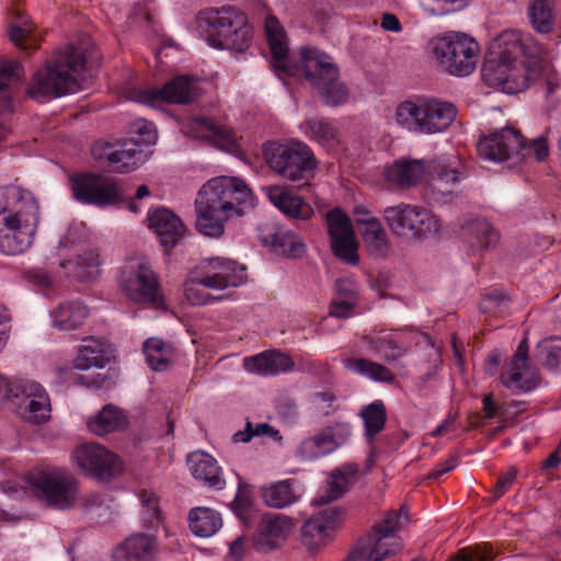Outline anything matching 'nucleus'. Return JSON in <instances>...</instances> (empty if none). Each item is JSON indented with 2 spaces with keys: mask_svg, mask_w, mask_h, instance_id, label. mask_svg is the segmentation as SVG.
<instances>
[{
  "mask_svg": "<svg viewBox=\"0 0 561 561\" xmlns=\"http://www.w3.org/2000/svg\"><path fill=\"white\" fill-rule=\"evenodd\" d=\"M264 31L271 66L280 80L304 76L329 106H339L348 100V90L340 81L339 68L331 56L316 47L305 46L299 49L300 64H295L289 56L287 34L276 16H265Z\"/></svg>",
  "mask_w": 561,
  "mask_h": 561,
  "instance_id": "obj_1",
  "label": "nucleus"
},
{
  "mask_svg": "<svg viewBox=\"0 0 561 561\" xmlns=\"http://www.w3.org/2000/svg\"><path fill=\"white\" fill-rule=\"evenodd\" d=\"M253 194L239 178L217 176L207 181L195 201L196 229L209 238L224 234L226 221L253 207Z\"/></svg>",
  "mask_w": 561,
  "mask_h": 561,
  "instance_id": "obj_2",
  "label": "nucleus"
},
{
  "mask_svg": "<svg viewBox=\"0 0 561 561\" xmlns=\"http://www.w3.org/2000/svg\"><path fill=\"white\" fill-rule=\"evenodd\" d=\"M39 221L34 195L16 185L0 187V251L18 255L33 243Z\"/></svg>",
  "mask_w": 561,
  "mask_h": 561,
  "instance_id": "obj_3",
  "label": "nucleus"
},
{
  "mask_svg": "<svg viewBox=\"0 0 561 561\" xmlns=\"http://www.w3.org/2000/svg\"><path fill=\"white\" fill-rule=\"evenodd\" d=\"M87 58L81 48L69 44L37 70L28 85V95L37 102L71 94L80 89Z\"/></svg>",
  "mask_w": 561,
  "mask_h": 561,
  "instance_id": "obj_4",
  "label": "nucleus"
},
{
  "mask_svg": "<svg viewBox=\"0 0 561 561\" xmlns=\"http://www.w3.org/2000/svg\"><path fill=\"white\" fill-rule=\"evenodd\" d=\"M22 481V485L12 481L0 482V490L14 499L24 493L57 508H67L76 501L77 481L64 468L39 465L31 469Z\"/></svg>",
  "mask_w": 561,
  "mask_h": 561,
  "instance_id": "obj_5",
  "label": "nucleus"
},
{
  "mask_svg": "<svg viewBox=\"0 0 561 561\" xmlns=\"http://www.w3.org/2000/svg\"><path fill=\"white\" fill-rule=\"evenodd\" d=\"M196 22L214 48L244 53L252 44V26L245 13L236 7L205 9L198 13Z\"/></svg>",
  "mask_w": 561,
  "mask_h": 561,
  "instance_id": "obj_6",
  "label": "nucleus"
},
{
  "mask_svg": "<svg viewBox=\"0 0 561 561\" xmlns=\"http://www.w3.org/2000/svg\"><path fill=\"white\" fill-rule=\"evenodd\" d=\"M263 152L270 169L287 181L308 183L316 175L319 161L311 147L302 140L270 142Z\"/></svg>",
  "mask_w": 561,
  "mask_h": 561,
  "instance_id": "obj_7",
  "label": "nucleus"
},
{
  "mask_svg": "<svg viewBox=\"0 0 561 561\" xmlns=\"http://www.w3.org/2000/svg\"><path fill=\"white\" fill-rule=\"evenodd\" d=\"M456 106L437 99H422L416 102L404 101L398 104L396 122L412 133L433 135L445 131L455 121Z\"/></svg>",
  "mask_w": 561,
  "mask_h": 561,
  "instance_id": "obj_8",
  "label": "nucleus"
},
{
  "mask_svg": "<svg viewBox=\"0 0 561 561\" xmlns=\"http://www.w3.org/2000/svg\"><path fill=\"white\" fill-rule=\"evenodd\" d=\"M71 182L73 196L82 204L93 205L99 208L126 205L134 214L140 210V207L134 201L126 198V192L122 182L115 178L84 173L75 176Z\"/></svg>",
  "mask_w": 561,
  "mask_h": 561,
  "instance_id": "obj_9",
  "label": "nucleus"
},
{
  "mask_svg": "<svg viewBox=\"0 0 561 561\" xmlns=\"http://www.w3.org/2000/svg\"><path fill=\"white\" fill-rule=\"evenodd\" d=\"M5 401L14 405L19 414L31 423L41 424L49 417L48 394L36 381L20 379L11 382L0 374V407Z\"/></svg>",
  "mask_w": 561,
  "mask_h": 561,
  "instance_id": "obj_10",
  "label": "nucleus"
},
{
  "mask_svg": "<svg viewBox=\"0 0 561 561\" xmlns=\"http://www.w3.org/2000/svg\"><path fill=\"white\" fill-rule=\"evenodd\" d=\"M543 47L530 33L505 30L491 41L488 54L517 66L523 64L533 73L540 75L543 69Z\"/></svg>",
  "mask_w": 561,
  "mask_h": 561,
  "instance_id": "obj_11",
  "label": "nucleus"
},
{
  "mask_svg": "<svg viewBox=\"0 0 561 561\" xmlns=\"http://www.w3.org/2000/svg\"><path fill=\"white\" fill-rule=\"evenodd\" d=\"M479 53L478 42L465 33L449 32L433 42V57L447 72L457 77L473 72Z\"/></svg>",
  "mask_w": 561,
  "mask_h": 561,
  "instance_id": "obj_12",
  "label": "nucleus"
},
{
  "mask_svg": "<svg viewBox=\"0 0 561 561\" xmlns=\"http://www.w3.org/2000/svg\"><path fill=\"white\" fill-rule=\"evenodd\" d=\"M477 150L481 159L495 163L506 162L508 168L526 161L530 152L526 139L512 127L501 128L482 137Z\"/></svg>",
  "mask_w": 561,
  "mask_h": 561,
  "instance_id": "obj_13",
  "label": "nucleus"
},
{
  "mask_svg": "<svg viewBox=\"0 0 561 561\" xmlns=\"http://www.w3.org/2000/svg\"><path fill=\"white\" fill-rule=\"evenodd\" d=\"M482 79L485 84L496 88L507 94H516L529 87L530 81L537 80L540 75L533 73L525 65L510 62L503 58H495L488 54L482 66Z\"/></svg>",
  "mask_w": 561,
  "mask_h": 561,
  "instance_id": "obj_14",
  "label": "nucleus"
},
{
  "mask_svg": "<svg viewBox=\"0 0 561 561\" xmlns=\"http://www.w3.org/2000/svg\"><path fill=\"white\" fill-rule=\"evenodd\" d=\"M119 283L126 296L135 302H154L158 298V280L145 257L129 259L121 271Z\"/></svg>",
  "mask_w": 561,
  "mask_h": 561,
  "instance_id": "obj_15",
  "label": "nucleus"
},
{
  "mask_svg": "<svg viewBox=\"0 0 561 561\" xmlns=\"http://www.w3.org/2000/svg\"><path fill=\"white\" fill-rule=\"evenodd\" d=\"M388 227L398 236L426 238L439 230L440 222L428 209L400 205L388 207Z\"/></svg>",
  "mask_w": 561,
  "mask_h": 561,
  "instance_id": "obj_16",
  "label": "nucleus"
},
{
  "mask_svg": "<svg viewBox=\"0 0 561 561\" xmlns=\"http://www.w3.org/2000/svg\"><path fill=\"white\" fill-rule=\"evenodd\" d=\"M198 94V82L191 76H176L164 83L161 89L150 88L135 91L130 99L135 102L156 106L160 102L186 104Z\"/></svg>",
  "mask_w": 561,
  "mask_h": 561,
  "instance_id": "obj_17",
  "label": "nucleus"
},
{
  "mask_svg": "<svg viewBox=\"0 0 561 561\" xmlns=\"http://www.w3.org/2000/svg\"><path fill=\"white\" fill-rule=\"evenodd\" d=\"M325 225L333 254L347 264L356 265L359 262L358 243L347 214L333 208L325 215Z\"/></svg>",
  "mask_w": 561,
  "mask_h": 561,
  "instance_id": "obj_18",
  "label": "nucleus"
},
{
  "mask_svg": "<svg viewBox=\"0 0 561 561\" xmlns=\"http://www.w3.org/2000/svg\"><path fill=\"white\" fill-rule=\"evenodd\" d=\"M73 459L87 474L100 480H108L123 470L118 456L94 443L78 446L73 451Z\"/></svg>",
  "mask_w": 561,
  "mask_h": 561,
  "instance_id": "obj_19",
  "label": "nucleus"
},
{
  "mask_svg": "<svg viewBox=\"0 0 561 561\" xmlns=\"http://www.w3.org/2000/svg\"><path fill=\"white\" fill-rule=\"evenodd\" d=\"M344 519L345 513L341 507L329 506L318 511L301 527L304 545L310 551L319 550L333 538Z\"/></svg>",
  "mask_w": 561,
  "mask_h": 561,
  "instance_id": "obj_20",
  "label": "nucleus"
},
{
  "mask_svg": "<svg viewBox=\"0 0 561 561\" xmlns=\"http://www.w3.org/2000/svg\"><path fill=\"white\" fill-rule=\"evenodd\" d=\"M201 283L206 288L225 290L239 287L247 280L245 267L236 261L220 256L205 259L199 267Z\"/></svg>",
  "mask_w": 561,
  "mask_h": 561,
  "instance_id": "obj_21",
  "label": "nucleus"
},
{
  "mask_svg": "<svg viewBox=\"0 0 561 561\" xmlns=\"http://www.w3.org/2000/svg\"><path fill=\"white\" fill-rule=\"evenodd\" d=\"M61 248L75 245L76 257L62 260L60 267L65 271L68 277L80 282H88L95 279L101 272V260L99 251L91 245H82L76 243L72 239V228L59 241Z\"/></svg>",
  "mask_w": 561,
  "mask_h": 561,
  "instance_id": "obj_22",
  "label": "nucleus"
},
{
  "mask_svg": "<svg viewBox=\"0 0 561 561\" xmlns=\"http://www.w3.org/2000/svg\"><path fill=\"white\" fill-rule=\"evenodd\" d=\"M92 154L96 160L106 161L111 171L119 173L129 172L148 159V153L142 148L127 139L117 145L95 144Z\"/></svg>",
  "mask_w": 561,
  "mask_h": 561,
  "instance_id": "obj_23",
  "label": "nucleus"
},
{
  "mask_svg": "<svg viewBox=\"0 0 561 561\" xmlns=\"http://www.w3.org/2000/svg\"><path fill=\"white\" fill-rule=\"evenodd\" d=\"M295 528L294 518L278 513L262 515L253 537L254 548L259 552H271L278 549L291 535Z\"/></svg>",
  "mask_w": 561,
  "mask_h": 561,
  "instance_id": "obj_24",
  "label": "nucleus"
},
{
  "mask_svg": "<svg viewBox=\"0 0 561 561\" xmlns=\"http://www.w3.org/2000/svg\"><path fill=\"white\" fill-rule=\"evenodd\" d=\"M350 436L351 428L347 425L327 427L316 435L302 439L297 446L296 455L305 461L318 459L341 447Z\"/></svg>",
  "mask_w": 561,
  "mask_h": 561,
  "instance_id": "obj_25",
  "label": "nucleus"
},
{
  "mask_svg": "<svg viewBox=\"0 0 561 561\" xmlns=\"http://www.w3.org/2000/svg\"><path fill=\"white\" fill-rule=\"evenodd\" d=\"M263 192L271 204L290 219L307 221L314 214L310 203L287 186L270 185L263 187Z\"/></svg>",
  "mask_w": 561,
  "mask_h": 561,
  "instance_id": "obj_26",
  "label": "nucleus"
},
{
  "mask_svg": "<svg viewBox=\"0 0 561 561\" xmlns=\"http://www.w3.org/2000/svg\"><path fill=\"white\" fill-rule=\"evenodd\" d=\"M183 133L188 137L205 140L224 150H231L237 144L236 135L230 128L214 123L206 117L191 118L184 125Z\"/></svg>",
  "mask_w": 561,
  "mask_h": 561,
  "instance_id": "obj_27",
  "label": "nucleus"
},
{
  "mask_svg": "<svg viewBox=\"0 0 561 561\" xmlns=\"http://www.w3.org/2000/svg\"><path fill=\"white\" fill-rule=\"evenodd\" d=\"M502 383L513 392H528L536 388V380L528 365V343L524 339L507 369L501 376Z\"/></svg>",
  "mask_w": 561,
  "mask_h": 561,
  "instance_id": "obj_28",
  "label": "nucleus"
},
{
  "mask_svg": "<svg viewBox=\"0 0 561 561\" xmlns=\"http://www.w3.org/2000/svg\"><path fill=\"white\" fill-rule=\"evenodd\" d=\"M260 240L264 245L287 257H300L306 251L302 238L286 227L267 225L261 229Z\"/></svg>",
  "mask_w": 561,
  "mask_h": 561,
  "instance_id": "obj_29",
  "label": "nucleus"
},
{
  "mask_svg": "<svg viewBox=\"0 0 561 561\" xmlns=\"http://www.w3.org/2000/svg\"><path fill=\"white\" fill-rule=\"evenodd\" d=\"M149 228L165 249L175 247L185 234V226L171 210L160 207L148 214Z\"/></svg>",
  "mask_w": 561,
  "mask_h": 561,
  "instance_id": "obj_30",
  "label": "nucleus"
},
{
  "mask_svg": "<svg viewBox=\"0 0 561 561\" xmlns=\"http://www.w3.org/2000/svg\"><path fill=\"white\" fill-rule=\"evenodd\" d=\"M302 489L295 479H284L271 482L260 488L263 503L273 510H285L302 499Z\"/></svg>",
  "mask_w": 561,
  "mask_h": 561,
  "instance_id": "obj_31",
  "label": "nucleus"
},
{
  "mask_svg": "<svg viewBox=\"0 0 561 561\" xmlns=\"http://www.w3.org/2000/svg\"><path fill=\"white\" fill-rule=\"evenodd\" d=\"M298 128L309 140L317 142L328 151L335 150L340 146V130L333 119L310 116L305 118Z\"/></svg>",
  "mask_w": 561,
  "mask_h": 561,
  "instance_id": "obj_32",
  "label": "nucleus"
},
{
  "mask_svg": "<svg viewBox=\"0 0 561 561\" xmlns=\"http://www.w3.org/2000/svg\"><path fill=\"white\" fill-rule=\"evenodd\" d=\"M112 356L111 346L104 340L85 337L78 347L72 367L77 370L103 368L110 363Z\"/></svg>",
  "mask_w": 561,
  "mask_h": 561,
  "instance_id": "obj_33",
  "label": "nucleus"
},
{
  "mask_svg": "<svg viewBox=\"0 0 561 561\" xmlns=\"http://www.w3.org/2000/svg\"><path fill=\"white\" fill-rule=\"evenodd\" d=\"M243 367L247 371L262 376H275L289 373L295 363L290 356L279 351H265L255 356L245 357Z\"/></svg>",
  "mask_w": 561,
  "mask_h": 561,
  "instance_id": "obj_34",
  "label": "nucleus"
},
{
  "mask_svg": "<svg viewBox=\"0 0 561 561\" xmlns=\"http://www.w3.org/2000/svg\"><path fill=\"white\" fill-rule=\"evenodd\" d=\"M159 552L158 540L153 535L136 533L129 536L116 550L115 558L126 561H154Z\"/></svg>",
  "mask_w": 561,
  "mask_h": 561,
  "instance_id": "obj_35",
  "label": "nucleus"
},
{
  "mask_svg": "<svg viewBox=\"0 0 561 561\" xmlns=\"http://www.w3.org/2000/svg\"><path fill=\"white\" fill-rule=\"evenodd\" d=\"M187 465L195 479L204 481L208 486L224 489L226 482L217 460L209 454L196 451L187 457Z\"/></svg>",
  "mask_w": 561,
  "mask_h": 561,
  "instance_id": "obj_36",
  "label": "nucleus"
},
{
  "mask_svg": "<svg viewBox=\"0 0 561 561\" xmlns=\"http://www.w3.org/2000/svg\"><path fill=\"white\" fill-rule=\"evenodd\" d=\"M410 525L411 514L407 504H402L398 510L388 511V557L403 550Z\"/></svg>",
  "mask_w": 561,
  "mask_h": 561,
  "instance_id": "obj_37",
  "label": "nucleus"
},
{
  "mask_svg": "<svg viewBox=\"0 0 561 561\" xmlns=\"http://www.w3.org/2000/svg\"><path fill=\"white\" fill-rule=\"evenodd\" d=\"M87 306L77 299L66 300L50 312L53 325L60 331L78 329L88 317Z\"/></svg>",
  "mask_w": 561,
  "mask_h": 561,
  "instance_id": "obj_38",
  "label": "nucleus"
},
{
  "mask_svg": "<svg viewBox=\"0 0 561 561\" xmlns=\"http://www.w3.org/2000/svg\"><path fill=\"white\" fill-rule=\"evenodd\" d=\"M358 561H383L386 559V519L377 523L354 550Z\"/></svg>",
  "mask_w": 561,
  "mask_h": 561,
  "instance_id": "obj_39",
  "label": "nucleus"
},
{
  "mask_svg": "<svg viewBox=\"0 0 561 561\" xmlns=\"http://www.w3.org/2000/svg\"><path fill=\"white\" fill-rule=\"evenodd\" d=\"M356 472L357 466L353 463L335 469L331 473L327 486L317 494L313 503L324 505L340 499L346 492L350 480Z\"/></svg>",
  "mask_w": 561,
  "mask_h": 561,
  "instance_id": "obj_40",
  "label": "nucleus"
},
{
  "mask_svg": "<svg viewBox=\"0 0 561 561\" xmlns=\"http://www.w3.org/2000/svg\"><path fill=\"white\" fill-rule=\"evenodd\" d=\"M461 234L472 250H484L499 240V233L485 219H473L461 227Z\"/></svg>",
  "mask_w": 561,
  "mask_h": 561,
  "instance_id": "obj_41",
  "label": "nucleus"
},
{
  "mask_svg": "<svg viewBox=\"0 0 561 561\" xmlns=\"http://www.w3.org/2000/svg\"><path fill=\"white\" fill-rule=\"evenodd\" d=\"M188 525L192 533L201 538H209L222 527L219 512L210 507H195L188 513Z\"/></svg>",
  "mask_w": 561,
  "mask_h": 561,
  "instance_id": "obj_42",
  "label": "nucleus"
},
{
  "mask_svg": "<svg viewBox=\"0 0 561 561\" xmlns=\"http://www.w3.org/2000/svg\"><path fill=\"white\" fill-rule=\"evenodd\" d=\"M127 419L122 410L112 404L105 405L94 417L87 423L91 433L102 436L126 427Z\"/></svg>",
  "mask_w": 561,
  "mask_h": 561,
  "instance_id": "obj_43",
  "label": "nucleus"
},
{
  "mask_svg": "<svg viewBox=\"0 0 561 561\" xmlns=\"http://www.w3.org/2000/svg\"><path fill=\"white\" fill-rule=\"evenodd\" d=\"M427 168L438 181L446 184H454L467 178V169L457 156L437 157Z\"/></svg>",
  "mask_w": 561,
  "mask_h": 561,
  "instance_id": "obj_44",
  "label": "nucleus"
},
{
  "mask_svg": "<svg viewBox=\"0 0 561 561\" xmlns=\"http://www.w3.org/2000/svg\"><path fill=\"white\" fill-rule=\"evenodd\" d=\"M557 0H533L528 5L529 22L538 33H550L556 24Z\"/></svg>",
  "mask_w": 561,
  "mask_h": 561,
  "instance_id": "obj_45",
  "label": "nucleus"
},
{
  "mask_svg": "<svg viewBox=\"0 0 561 561\" xmlns=\"http://www.w3.org/2000/svg\"><path fill=\"white\" fill-rule=\"evenodd\" d=\"M426 165L424 160H402L396 162L391 170H388V178L391 175L402 187L416 185L424 176Z\"/></svg>",
  "mask_w": 561,
  "mask_h": 561,
  "instance_id": "obj_46",
  "label": "nucleus"
},
{
  "mask_svg": "<svg viewBox=\"0 0 561 561\" xmlns=\"http://www.w3.org/2000/svg\"><path fill=\"white\" fill-rule=\"evenodd\" d=\"M365 426V434L371 443L374 437L380 433L386 424V409L381 400H376L370 404L365 405L360 412Z\"/></svg>",
  "mask_w": 561,
  "mask_h": 561,
  "instance_id": "obj_47",
  "label": "nucleus"
},
{
  "mask_svg": "<svg viewBox=\"0 0 561 561\" xmlns=\"http://www.w3.org/2000/svg\"><path fill=\"white\" fill-rule=\"evenodd\" d=\"M144 354L152 370L162 371L169 366L171 346L160 339L150 337L144 343Z\"/></svg>",
  "mask_w": 561,
  "mask_h": 561,
  "instance_id": "obj_48",
  "label": "nucleus"
},
{
  "mask_svg": "<svg viewBox=\"0 0 561 561\" xmlns=\"http://www.w3.org/2000/svg\"><path fill=\"white\" fill-rule=\"evenodd\" d=\"M343 366L347 371L366 377L373 381L386 380V367L370 359L348 357L343 359Z\"/></svg>",
  "mask_w": 561,
  "mask_h": 561,
  "instance_id": "obj_49",
  "label": "nucleus"
},
{
  "mask_svg": "<svg viewBox=\"0 0 561 561\" xmlns=\"http://www.w3.org/2000/svg\"><path fill=\"white\" fill-rule=\"evenodd\" d=\"M360 234L370 254L383 256L386 251V232L379 220L371 221L370 225L360 228Z\"/></svg>",
  "mask_w": 561,
  "mask_h": 561,
  "instance_id": "obj_50",
  "label": "nucleus"
},
{
  "mask_svg": "<svg viewBox=\"0 0 561 561\" xmlns=\"http://www.w3.org/2000/svg\"><path fill=\"white\" fill-rule=\"evenodd\" d=\"M130 138L128 141L136 147L154 145L158 139V133L153 123L146 119H136L130 126Z\"/></svg>",
  "mask_w": 561,
  "mask_h": 561,
  "instance_id": "obj_51",
  "label": "nucleus"
},
{
  "mask_svg": "<svg viewBox=\"0 0 561 561\" xmlns=\"http://www.w3.org/2000/svg\"><path fill=\"white\" fill-rule=\"evenodd\" d=\"M205 288L206 287L203 285V283H201V274L197 272L196 276L190 278L185 283V297L190 304L194 306H203L222 299V296H213L206 293Z\"/></svg>",
  "mask_w": 561,
  "mask_h": 561,
  "instance_id": "obj_52",
  "label": "nucleus"
},
{
  "mask_svg": "<svg viewBox=\"0 0 561 561\" xmlns=\"http://www.w3.org/2000/svg\"><path fill=\"white\" fill-rule=\"evenodd\" d=\"M493 547L481 542L459 549L449 561H494Z\"/></svg>",
  "mask_w": 561,
  "mask_h": 561,
  "instance_id": "obj_53",
  "label": "nucleus"
},
{
  "mask_svg": "<svg viewBox=\"0 0 561 561\" xmlns=\"http://www.w3.org/2000/svg\"><path fill=\"white\" fill-rule=\"evenodd\" d=\"M22 75V67L15 61H0V94L8 101L11 90Z\"/></svg>",
  "mask_w": 561,
  "mask_h": 561,
  "instance_id": "obj_54",
  "label": "nucleus"
},
{
  "mask_svg": "<svg viewBox=\"0 0 561 561\" xmlns=\"http://www.w3.org/2000/svg\"><path fill=\"white\" fill-rule=\"evenodd\" d=\"M538 358L542 366L556 369L561 365V339L545 340L538 345Z\"/></svg>",
  "mask_w": 561,
  "mask_h": 561,
  "instance_id": "obj_55",
  "label": "nucleus"
},
{
  "mask_svg": "<svg viewBox=\"0 0 561 561\" xmlns=\"http://www.w3.org/2000/svg\"><path fill=\"white\" fill-rule=\"evenodd\" d=\"M33 26L24 16H20L16 24L12 25L9 30L11 42L23 49H28L33 37Z\"/></svg>",
  "mask_w": 561,
  "mask_h": 561,
  "instance_id": "obj_56",
  "label": "nucleus"
},
{
  "mask_svg": "<svg viewBox=\"0 0 561 561\" xmlns=\"http://www.w3.org/2000/svg\"><path fill=\"white\" fill-rule=\"evenodd\" d=\"M272 432L273 427L266 423L256 424L253 428L252 423L247 422L245 430L234 433L233 440L236 443H248L254 436L270 435Z\"/></svg>",
  "mask_w": 561,
  "mask_h": 561,
  "instance_id": "obj_57",
  "label": "nucleus"
},
{
  "mask_svg": "<svg viewBox=\"0 0 561 561\" xmlns=\"http://www.w3.org/2000/svg\"><path fill=\"white\" fill-rule=\"evenodd\" d=\"M336 296L335 298L351 300L356 302L357 300V287L356 284L348 279H339L335 284Z\"/></svg>",
  "mask_w": 561,
  "mask_h": 561,
  "instance_id": "obj_58",
  "label": "nucleus"
},
{
  "mask_svg": "<svg viewBox=\"0 0 561 561\" xmlns=\"http://www.w3.org/2000/svg\"><path fill=\"white\" fill-rule=\"evenodd\" d=\"M356 302L334 298L330 305V316L335 318H348L353 313Z\"/></svg>",
  "mask_w": 561,
  "mask_h": 561,
  "instance_id": "obj_59",
  "label": "nucleus"
},
{
  "mask_svg": "<svg viewBox=\"0 0 561 561\" xmlns=\"http://www.w3.org/2000/svg\"><path fill=\"white\" fill-rule=\"evenodd\" d=\"M516 476L517 471L515 468H511L507 472L500 476L493 490L494 497L503 496L511 489Z\"/></svg>",
  "mask_w": 561,
  "mask_h": 561,
  "instance_id": "obj_60",
  "label": "nucleus"
},
{
  "mask_svg": "<svg viewBox=\"0 0 561 561\" xmlns=\"http://www.w3.org/2000/svg\"><path fill=\"white\" fill-rule=\"evenodd\" d=\"M11 316L9 310L0 304V353L5 347L9 340Z\"/></svg>",
  "mask_w": 561,
  "mask_h": 561,
  "instance_id": "obj_61",
  "label": "nucleus"
},
{
  "mask_svg": "<svg viewBox=\"0 0 561 561\" xmlns=\"http://www.w3.org/2000/svg\"><path fill=\"white\" fill-rule=\"evenodd\" d=\"M252 502L247 495H237L231 503V508L240 519H247L251 511Z\"/></svg>",
  "mask_w": 561,
  "mask_h": 561,
  "instance_id": "obj_62",
  "label": "nucleus"
},
{
  "mask_svg": "<svg viewBox=\"0 0 561 561\" xmlns=\"http://www.w3.org/2000/svg\"><path fill=\"white\" fill-rule=\"evenodd\" d=\"M25 278L28 283L36 286L48 287L51 285L50 275L41 268H34L25 272Z\"/></svg>",
  "mask_w": 561,
  "mask_h": 561,
  "instance_id": "obj_63",
  "label": "nucleus"
},
{
  "mask_svg": "<svg viewBox=\"0 0 561 561\" xmlns=\"http://www.w3.org/2000/svg\"><path fill=\"white\" fill-rule=\"evenodd\" d=\"M527 147L530 149V152L527 156V158L530 157L531 153H534L538 161H542L549 154L548 141L543 136H540L537 139H534L531 144L527 142Z\"/></svg>",
  "mask_w": 561,
  "mask_h": 561,
  "instance_id": "obj_64",
  "label": "nucleus"
}]
</instances>
